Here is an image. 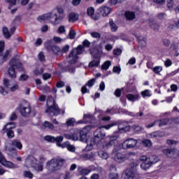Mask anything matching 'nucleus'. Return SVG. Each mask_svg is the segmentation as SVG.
I'll return each mask as SVG.
<instances>
[{
  "label": "nucleus",
  "mask_w": 179,
  "mask_h": 179,
  "mask_svg": "<svg viewBox=\"0 0 179 179\" xmlns=\"http://www.w3.org/2000/svg\"><path fill=\"white\" fill-rule=\"evenodd\" d=\"M65 17V14H59V15L54 12H50L38 17V22H43V20H50L52 24H59Z\"/></svg>",
  "instance_id": "f257e3e1"
},
{
  "label": "nucleus",
  "mask_w": 179,
  "mask_h": 179,
  "mask_svg": "<svg viewBox=\"0 0 179 179\" xmlns=\"http://www.w3.org/2000/svg\"><path fill=\"white\" fill-rule=\"evenodd\" d=\"M65 164V159L62 158H53L46 163V169L48 173H54L62 169V166Z\"/></svg>",
  "instance_id": "f03ea898"
},
{
  "label": "nucleus",
  "mask_w": 179,
  "mask_h": 179,
  "mask_svg": "<svg viewBox=\"0 0 179 179\" xmlns=\"http://www.w3.org/2000/svg\"><path fill=\"white\" fill-rule=\"evenodd\" d=\"M43 166H44V164L43 162L37 163L36 155H34V156L29 155L27 157L25 160V167H27V169H30L31 167L37 173H40V171H43Z\"/></svg>",
  "instance_id": "7ed1b4c3"
},
{
  "label": "nucleus",
  "mask_w": 179,
  "mask_h": 179,
  "mask_svg": "<svg viewBox=\"0 0 179 179\" xmlns=\"http://www.w3.org/2000/svg\"><path fill=\"white\" fill-rule=\"evenodd\" d=\"M16 68L18 69L19 71H23L22 64L19 62V59L13 58L7 66V72L10 78H16Z\"/></svg>",
  "instance_id": "20e7f679"
},
{
  "label": "nucleus",
  "mask_w": 179,
  "mask_h": 179,
  "mask_svg": "<svg viewBox=\"0 0 179 179\" xmlns=\"http://www.w3.org/2000/svg\"><path fill=\"white\" fill-rule=\"evenodd\" d=\"M16 148L18 150L23 149V145L19 140H14L10 143L6 144L5 147L6 153L9 156L13 157V155H16Z\"/></svg>",
  "instance_id": "39448f33"
},
{
  "label": "nucleus",
  "mask_w": 179,
  "mask_h": 179,
  "mask_svg": "<svg viewBox=\"0 0 179 179\" xmlns=\"http://www.w3.org/2000/svg\"><path fill=\"white\" fill-rule=\"evenodd\" d=\"M115 126H117V122H114L108 125H105L98 128L96 131L94 133V137L92 138V139H94L96 145H98L99 141H101L104 138H106V134L103 131L102 128H104L105 129H110V128H113V127Z\"/></svg>",
  "instance_id": "423d86ee"
},
{
  "label": "nucleus",
  "mask_w": 179,
  "mask_h": 179,
  "mask_svg": "<svg viewBox=\"0 0 179 179\" xmlns=\"http://www.w3.org/2000/svg\"><path fill=\"white\" fill-rule=\"evenodd\" d=\"M52 105H51L49 101H47V106L48 108L45 110V113L48 114H50V115H58L59 114H65V109L59 110L58 106L55 105L54 101L51 102Z\"/></svg>",
  "instance_id": "0eeeda50"
},
{
  "label": "nucleus",
  "mask_w": 179,
  "mask_h": 179,
  "mask_svg": "<svg viewBox=\"0 0 179 179\" xmlns=\"http://www.w3.org/2000/svg\"><path fill=\"white\" fill-rule=\"evenodd\" d=\"M81 142L84 143H87V146L85 148L86 150L90 152V150H93L94 146H96V142L94 141V138H92L90 136L87 134H80V138Z\"/></svg>",
  "instance_id": "6e6552de"
},
{
  "label": "nucleus",
  "mask_w": 179,
  "mask_h": 179,
  "mask_svg": "<svg viewBox=\"0 0 179 179\" xmlns=\"http://www.w3.org/2000/svg\"><path fill=\"white\" fill-rule=\"evenodd\" d=\"M83 53V46L79 45L77 48H74L69 55V61L70 64H75L78 59V55Z\"/></svg>",
  "instance_id": "1a4fd4ad"
},
{
  "label": "nucleus",
  "mask_w": 179,
  "mask_h": 179,
  "mask_svg": "<svg viewBox=\"0 0 179 179\" xmlns=\"http://www.w3.org/2000/svg\"><path fill=\"white\" fill-rule=\"evenodd\" d=\"M120 137V131H115L112 136H109V141H104L102 143V148L103 149H110L111 146L115 145V141H117V138Z\"/></svg>",
  "instance_id": "9d476101"
},
{
  "label": "nucleus",
  "mask_w": 179,
  "mask_h": 179,
  "mask_svg": "<svg viewBox=\"0 0 179 179\" xmlns=\"http://www.w3.org/2000/svg\"><path fill=\"white\" fill-rule=\"evenodd\" d=\"M14 128H16V124H15V123H8L1 130V133L7 134L8 138L9 139H12V138L15 136V133H13V131H12V129H14Z\"/></svg>",
  "instance_id": "9b49d317"
},
{
  "label": "nucleus",
  "mask_w": 179,
  "mask_h": 179,
  "mask_svg": "<svg viewBox=\"0 0 179 179\" xmlns=\"http://www.w3.org/2000/svg\"><path fill=\"white\" fill-rule=\"evenodd\" d=\"M0 163L4 167H6V169H17L19 167L16 164L9 162L5 159V157L2 155V152L0 151Z\"/></svg>",
  "instance_id": "f8f14e48"
},
{
  "label": "nucleus",
  "mask_w": 179,
  "mask_h": 179,
  "mask_svg": "<svg viewBox=\"0 0 179 179\" xmlns=\"http://www.w3.org/2000/svg\"><path fill=\"white\" fill-rule=\"evenodd\" d=\"M130 167H131V169L126 170L123 176V179H134V177H135V167H136V162L131 163Z\"/></svg>",
  "instance_id": "ddd939ff"
},
{
  "label": "nucleus",
  "mask_w": 179,
  "mask_h": 179,
  "mask_svg": "<svg viewBox=\"0 0 179 179\" xmlns=\"http://www.w3.org/2000/svg\"><path fill=\"white\" fill-rule=\"evenodd\" d=\"M138 145V141L134 138H127L122 143V149H134Z\"/></svg>",
  "instance_id": "4468645a"
},
{
  "label": "nucleus",
  "mask_w": 179,
  "mask_h": 179,
  "mask_svg": "<svg viewBox=\"0 0 179 179\" xmlns=\"http://www.w3.org/2000/svg\"><path fill=\"white\" fill-rule=\"evenodd\" d=\"M20 113L24 117H27L30 113H31V108L28 103H25L24 104H21L20 106Z\"/></svg>",
  "instance_id": "2eb2a0df"
},
{
  "label": "nucleus",
  "mask_w": 179,
  "mask_h": 179,
  "mask_svg": "<svg viewBox=\"0 0 179 179\" xmlns=\"http://www.w3.org/2000/svg\"><path fill=\"white\" fill-rule=\"evenodd\" d=\"M99 12L101 16L106 17V16H108V15H110V12H113V8L103 6L99 8Z\"/></svg>",
  "instance_id": "dca6fc26"
},
{
  "label": "nucleus",
  "mask_w": 179,
  "mask_h": 179,
  "mask_svg": "<svg viewBox=\"0 0 179 179\" xmlns=\"http://www.w3.org/2000/svg\"><path fill=\"white\" fill-rule=\"evenodd\" d=\"M45 141H47L48 142H56L57 143H61L62 141H64V136H59L57 137H54L52 136H45Z\"/></svg>",
  "instance_id": "f3484780"
},
{
  "label": "nucleus",
  "mask_w": 179,
  "mask_h": 179,
  "mask_svg": "<svg viewBox=\"0 0 179 179\" xmlns=\"http://www.w3.org/2000/svg\"><path fill=\"white\" fill-rule=\"evenodd\" d=\"M96 154L94 152H89L87 154H82L80 155V159L86 162L87 160H93Z\"/></svg>",
  "instance_id": "a211bd4d"
},
{
  "label": "nucleus",
  "mask_w": 179,
  "mask_h": 179,
  "mask_svg": "<svg viewBox=\"0 0 179 179\" xmlns=\"http://www.w3.org/2000/svg\"><path fill=\"white\" fill-rule=\"evenodd\" d=\"M163 153L169 157V159H174L176 156V148H169L163 150Z\"/></svg>",
  "instance_id": "6ab92c4d"
},
{
  "label": "nucleus",
  "mask_w": 179,
  "mask_h": 179,
  "mask_svg": "<svg viewBox=\"0 0 179 179\" xmlns=\"http://www.w3.org/2000/svg\"><path fill=\"white\" fill-rule=\"evenodd\" d=\"M118 129L120 132H129L131 131V127L128 125L127 122H124L119 124Z\"/></svg>",
  "instance_id": "aec40b11"
},
{
  "label": "nucleus",
  "mask_w": 179,
  "mask_h": 179,
  "mask_svg": "<svg viewBox=\"0 0 179 179\" xmlns=\"http://www.w3.org/2000/svg\"><path fill=\"white\" fill-rule=\"evenodd\" d=\"M114 159L116 163H124L127 160V157L121 152H117L115 154Z\"/></svg>",
  "instance_id": "412c9836"
},
{
  "label": "nucleus",
  "mask_w": 179,
  "mask_h": 179,
  "mask_svg": "<svg viewBox=\"0 0 179 179\" xmlns=\"http://www.w3.org/2000/svg\"><path fill=\"white\" fill-rule=\"evenodd\" d=\"M93 120V115L90 114L84 115L83 119L78 122V124H87V122H92Z\"/></svg>",
  "instance_id": "4be33fe9"
},
{
  "label": "nucleus",
  "mask_w": 179,
  "mask_h": 179,
  "mask_svg": "<svg viewBox=\"0 0 179 179\" xmlns=\"http://www.w3.org/2000/svg\"><path fill=\"white\" fill-rule=\"evenodd\" d=\"M44 72V68L41 64H36L35 69H34V74L36 76L41 75Z\"/></svg>",
  "instance_id": "5701e85b"
},
{
  "label": "nucleus",
  "mask_w": 179,
  "mask_h": 179,
  "mask_svg": "<svg viewBox=\"0 0 179 179\" xmlns=\"http://www.w3.org/2000/svg\"><path fill=\"white\" fill-rule=\"evenodd\" d=\"M42 129H51V131H55V126L50 122L45 121L41 126Z\"/></svg>",
  "instance_id": "b1692460"
},
{
  "label": "nucleus",
  "mask_w": 179,
  "mask_h": 179,
  "mask_svg": "<svg viewBox=\"0 0 179 179\" xmlns=\"http://www.w3.org/2000/svg\"><path fill=\"white\" fill-rule=\"evenodd\" d=\"M152 164H153V162L150 161H145L141 164V169L144 170V171H146V170H149V169H150Z\"/></svg>",
  "instance_id": "393cba45"
},
{
  "label": "nucleus",
  "mask_w": 179,
  "mask_h": 179,
  "mask_svg": "<svg viewBox=\"0 0 179 179\" xmlns=\"http://www.w3.org/2000/svg\"><path fill=\"white\" fill-rule=\"evenodd\" d=\"M3 83L5 86L6 88L8 89H10L13 85L15 83V81L14 80H9L8 78H4L3 80Z\"/></svg>",
  "instance_id": "a878e982"
},
{
  "label": "nucleus",
  "mask_w": 179,
  "mask_h": 179,
  "mask_svg": "<svg viewBox=\"0 0 179 179\" xmlns=\"http://www.w3.org/2000/svg\"><path fill=\"white\" fill-rule=\"evenodd\" d=\"M127 100H129V101H136V100H139V99H141V96H139V94H129L127 95Z\"/></svg>",
  "instance_id": "bb28decb"
},
{
  "label": "nucleus",
  "mask_w": 179,
  "mask_h": 179,
  "mask_svg": "<svg viewBox=\"0 0 179 179\" xmlns=\"http://www.w3.org/2000/svg\"><path fill=\"white\" fill-rule=\"evenodd\" d=\"M78 19H79V15L75 13H71L69 15V22L71 23H74Z\"/></svg>",
  "instance_id": "cd10ccee"
},
{
  "label": "nucleus",
  "mask_w": 179,
  "mask_h": 179,
  "mask_svg": "<svg viewBox=\"0 0 179 179\" xmlns=\"http://www.w3.org/2000/svg\"><path fill=\"white\" fill-rule=\"evenodd\" d=\"M138 142L140 143V145H142L145 148H150V146H152V141L149 139L139 140Z\"/></svg>",
  "instance_id": "c85d7f7f"
},
{
  "label": "nucleus",
  "mask_w": 179,
  "mask_h": 179,
  "mask_svg": "<svg viewBox=\"0 0 179 179\" xmlns=\"http://www.w3.org/2000/svg\"><path fill=\"white\" fill-rule=\"evenodd\" d=\"M98 156L99 157H100L101 159H103V160H107V159L110 157V155H108V153L103 150H99L98 152Z\"/></svg>",
  "instance_id": "c756f323"
},
{
  "label": "nucleus",
  "mask_w": 179,
  "mask_h": 179,
  "mask_svg": "<svg viewBox=\"0 0 179 179\" xmlns=\"http://www.w3.org/2000/svg\"><path fill=\"white\" fill-rule=\"evenodd\" d=\"M10 55V50H6L5 53L3 55L2 57L1 58L0 60V64H3L4 62H6L7 59H9V57Z\"/></svg>",
  "instance_id": "7c9ffc66"
},
{
  "label": "nucleus",
  "mask_w": 179,
  "mask_h": 179,
  "mask_svg": "<svg viewBox=\"0 0 179 179\" xmlns=\"http://www.w3.org/2000/svg\"><path fill=\"white\" fill-rule=\"evenodd\" d=\"M78 171L81 174V176H87L88 174H90L92 171L90 169H83V168L79 166Z\"/></svg>",
  "instance_id": "2f4dec72"
},
{
  "label": "nucleus",
  "mask_w": 179,
  "mask_h": 179,
  "mask_svg": "<svg viewBox=\"0 0 179 179\" xmlns=\"http://www.w3.org/2000/svg\"><path fill=\"white\" fill-rule=\"evenodd\" d=\"M76 124H80V123H78V122H76L75 120V118L73 117L69 118L66 120V125H67V127H73V125H75Z\"/></svg>",
  "instance_id": "473e14b6"
},
{
  "label": "nucleus",
  "mask_w": 179,
  "mask_h": 179,
  "mask_svg": "<svg viewBox=\"0 0 179 179\" xmlns=\"http://www.w3.org/2000/svg\"><path fill=\"white\" fill-rule=\"evenodd\" d=\"M125 17L127 20H134L135 19V13L127 11L125 13Z\"/></svg>",
  "instance_id": "72a5a7b5"
},
{
  "label": "nucleus",
  "mask_w": 179,
  "mask_h": 179,
  "mask_svg": "<svg viewBox=\"0 0 179 179\" xmlns=\"http://www.w3.org/2000/svg\"><path fill=\"white\" fill-rule=\"evenodd\" d=\"M110 66H111V62L110 60H107L102 64L101 69L107 71Z\"/></svg>",
  "instance_id": "f704fd0d"
},
{
  "label": "nucleus",
  "mask_w": 179,
  "mask_h": 179,
  "mask_svg": "<svg viewBox=\"0 0 179 179\" xmlns=\"http://www.w3.org/2000/svg\"><path fill=\"white\" fill-rule=\"evenodd\" d=\"M142 97L145 99V97H150L152 96V92L149 90H145L141 93Z\"/></svg>",
  "instance_id": "c9c22d12"
},
{
  "label": "nucleus",
  "mask_w": 179,
  "mask_h": 179,
  "mask_svg": "<svg viewBox=\"0 0 179 179\" xmlns=\"http://www.w3.org/2000/svg\"><path fill=\"white\" fill-rule=\"evenodd\" d=\"M171 119L169 118H164L159 120V127H163L164 125H167L169 122H170Z\"/></svg>",
  "instance_id": "e433bc0d"
},
{
  "label": "nucleus",
  "mask_w": 179,
  "mask_h": 179,
  "mask_svg": "<svg viewBox=\"0 0 179 179\" xmlns=\"http://www.w3.org/2000/svg\"><path fill=\"white\" fill-rule=\"evenodd\" d=\"M3 34L5 38H10L12 34L9 32V30L6 27H3Z\"/></svg>",
  "instance_id": "4c0bfd02"
},
{
  "label": "nucleus",
  "mask_w": 179,
  "mask_h": 179,
  "mask_svg": "<svg viewBox=\"0 0 179 179\" xmlns=\"http://www.w3.org/2000/svg\"><path fill=\"white\" fill-rule=\"evenodd\" d=\"M79 139V130L76 129V132L71 134V141H78Z\"/></svg>",
  "instance_id": "58836bf2"
},
{
  "label": "nucleus",
  "mask_w": 179,
  "mask_h": 179,
  "mask_svg": "<svg viewBox=\"0 0 179 179\" xmlns=\"http://www.w3.org/2000/svg\"><path fill=\"white\" fill-rule=\"evenodd\" d=\"M100 65V60H93L89 64L90 68H94V66H99Z\"/></svg>",
  "instance_id": "ea45409f"
},
{
  "label": "nucleus",
  "mask_w": 179,
  "mask_h": 179,
  "mask_svg": "<svg viewBox=\"0 0 179 179\" xmlns=\"http://www.w3.org/2000/svg\"><path fill=\"white\" fill-rule=\"evenodd\" d=\"M109 24L112 31H116L118 30V27H117V25L113 21L110 20L109 22Z\"/></svg>",
  "instance_id": "a19ab883"
},
{
  "label": "nucleus",
  "mask_w": 179,
  "mask_h": 179,
  "mask_svg": "<svg viewBox=\"0 0 179 179\" xmlns=\"http://www.w3.org/2000/svg\"><path fill=\"white\" fill-rule=\"evenodd\" d=\"M0 93L3 96H6V94H8V88H6V87L5 88V87H3V86L0 85Z\"/></svg>",
  "instance_id": "79ce46f5"
},
{
  "label": "nucleus",
  "mask_w": 179,
  "mask_h": 179,
  "mask_svg": "<svg viewBox=\"0 0 179 179\" xmlns=\"http://www.w3.org/2000/svg\"><path fill=\"white\" fill-rule=\"evenodd\" d=\"M87 13L88 16H90L92 17L93 16V15H94V8L89 7L87 9Z\"/></svg>",
  "instance_id": "37998d69"
},
{
  "label": "nucleus",
  "mask_w": 179,
  "mask_h": 179,
  "mask_svg": "<svg viewBox=\"0 0 179 179\" xmlns=\"http://www.w3.org/2000/svg\"><path fill=\"white\" fill-rule=\"evenodd\" d=\"M68 143H69V141H66L63 143H57V146H58L59 148H62V149H65V148H68Z\"/></svg>",
  "instance_id": "c03bdc74"
},
{
  "label": "nucleus",
  "mask_w": 179,
  "mask_h": 179,
  "mask_svg": "<svg viewBox=\"0 0 179 179\" xmlns=\"http://www.w3.org/2000/svg\"><path fill=\"white\" fill-rule=\"evenodd\" d=\"M3 50H5V42L0 41V57L3 55Z\"/></svg>",
  "instance_id": "a18cd8bd"
},
{
  "label": "nucleus",
  "mask_w": 179,
  "mask_h": 179,
  "mask_svg": "<svg viewBox=\"0 0 179 179\" xmlns=\"http://www.w3.org/2000/svg\"><path fill=\"white\" fill-rule=\"evenodd\" d=\"M162 43L165 47H170V44H171V42L167 38H163Z\"/></svg>",
  "instance_id": "49530a36"
},
{
  "label": "nucleus",
  "mask_w": 179,
  "mask_h": 179,
  "mask_svg": "<svg viewBox=\"0 0 179 179\" xmlns=\"http://www.w3.org/2000/svg\"><path fill=\"white\" fill-rule=\"evenodd\" d=\"M52 51L55 54H58V52H61V48H59V47L54 45V46L52 47Z\"/></svg>",
  "instance_id": "de8ad7c7"
},
{
  "label": "nucleus",
  "mask_w": 179,
  "mask_h": 179,
  "mask_svg": "<svg viewBox=\"0 0 179 179\" xmlns=\"http://www.w3.org/2000/svg\"><path fill=\"white\" fill-rule=\"evenodd\" d=\"M67 150H69V152H75V150H76V148H75V146L71 145L69 143L67 144Z\"/></svg>",
  "instance_id": "09e8293b"
},
{
  "label": "nucleus",
  "mask_w": 179,
  "mask_h": 179,
  "mask_svg": "<svg viewBox=\"0 0 179 179\" xmlns=\"http://www.w3.org/2000/svg\"><path fill=\"white\" fill-rule=\"evenodd\" d=\"M136 64V59L135 57H132L129 59V62L127 63V65H135Z\"/></svg>",
  "instance_id": "8fccbe9b"
},
{
  "label": "nucleus",
  "mask_w": 179,
  "mask_h": 179,
  "mask_svg": "<svg viewBox=\"0 0 179 179\" xmlns=\"http://www.w3.org/2000/svg\"><path fill=\"white\" fill-rule=\"evenodd\" d=\"M24 176L27 178H33V173L31 172L26 171L24 172Z\"/></svg>",
  "instance_id": "3c124183"
},
{
  "label": "nucleus",
  "mask_w": 179,
  "mask_h": 179,
  "mask_svg": "<svg viewBox=\"0 0 179 179\" xmlns=\"http://www.w3.org/2000/svg\"><path fill=\"white\" fill-rule=\"evenodd\" d=\"M17 89H19V85L14 83L13 86L10 87V92H15V90H17Z\"/></svg>",
  "instance_id": "603ef678"
},
{
  "label": "nucleus",
  "mask_w": 179,
  "mask_h": 179,
  "mask_svg": "<svg viewBox=\"0 0 179 179\" xmlns=\"http://www.w3.org/2000/svg\"><path fill=\"white\" fill-rule=\"evenodd\" d=\"M109 2L111 3V5H117V3L124 2V0H110Z\"/></svg>",
  "instance_id": "864d4df0"
},
{
  "label": "nucleus",
  "mask_w": 179,
  "mask_h": 179,
  "mask_svg": "<svg viewBox=\"0 0 179 179\" xmlns=\"http://www.w3.org/2000/svg\"><path fill=\"white\" fill-rule=\"evenodd\" d=\"M57 33H59V34H62L65 33V27L62 26V25L59 27V28L57 29Z\"/></svg>",
  "instance_id": "5fc2aeb1"
},
{
  "label": "nucleus",
  "mask_w": 179,
  "mask_h": 179,
  "mask_svg": "<svg viewBox=\"0 0 179 179\" xmlns=\"http://www.w3.org/2000/svg\"><path fill=\"white\" fill-rule=\"evenodd\" d=\"M150 27H152V29H156V26H157L156 20H150Z\"/></svg>",
  "instance_id": "6e6d98bb"
},
{
  "label": "nucleus",
  "mask_w": 179,
  "mask_h": 179,
  "mask_svg": "<svg viewBox=\"0 0 179 179\" xmlns=\"http://www.w3.org/2000/svg\"><path fill=\"white\" fill-rule=\"evenodd\" d=\"M164 65L166 68H169V66H171V65H173V62H171V59H167L164 62Z\"/></svg>",
  "instance_id": "4d7b16f0"
},
{
  "label": "nucleus",
  "mask_w": 179,
  "mask_h": 179,
  "mask_svg": "<svg viewBox=\"0 0 179 179\" xmlns=\"http://www.w3.org/2000/svg\"><path fill=\"white\" fill-rule=\"evenodd\" d=\"M95 82H96V80L94 78H92L87 82V86H88V87H92V86H93V85H94Z\"/></svg>",
  "instance_id": "13d9d810"
},
{
  "label": "nucleus",
  "mask_w": 179,
  "mask_h": 179,
  "mask_svg": "<svg viewBox=\"0 0 179 179\" xmlns=\"http://www.w3.org/2000/svg\"><path fill=\"white\" fill-rule=\"evenodd\" d=\"M122 52V50H121V49H120V48L113 50L114 55H121Z\"/></svg>",
  "instance_id": "bf43d9fd"
},
{
  "label": "nucleus",
  "mask_w": 179,
  "mask_h": 179,
  "mask_svg": "<svg viewBox=\"0 0 179 179\" xmlns=\"http://www.w3.org/2000/svg\"><path fill=\"white\" fill-rule=\"evenodd\" d=\"M27 79H29V76L26 74L21 75L20 78V80H21L22 82H24V80H27Z\"/></svg>",
  "instance_id": "052dcab7"
},
{
  "label": "nucleus",
  "mask_w": 179,
  "mask_h": 179,
  "mask_svg": "<svg viewBox=\"0 0 179 179\" xmlns=\"http://www.w3.org/2000/svg\"><path fill=\"white\" fill-rule=\"evenodd\" d=\"M109 179H118V173H110L109 176Z\"/></svg>",
  "instance_id": "680f3d73"
},
{
  "label": "nucleus",
  "mask_w": 179,
  "mask_h": 179,
  "mask_svg": "<svg viewBox=\"0 0 179 179\" xmlns=\"http://www.w3.org/2000/svg\"><path fill=\"white\" fill-rule=\"evenodd\" d=\"M113 71L114 73L120 74V72H121V68L120 66H114Z\"/></svg>",
  "instance_id": "e2e57ef3"
},
{
  "label": "nucleus",
  "mask_w": 179,
  "mask_h": 179,
  "mask_svg": "<svg viewBox=\"0 0 179 179\" xmlns=\"http://www.w3.org/2000/svg\"><path fill=\"white\" fill-rule=\"evenodd\" d=\"M168 8H173L174 6V1L173 0H166Z\"/></svg>",
  "instance_id": "0e129e2a"
},
{
  "label": "nucleus",
  "mask_w": 179,
  "mask_h": 179,
  "mask_svg": "<svg viewBox=\"0 0 179 179\" xmlns=\"http://www.w3.org/2000/svg\"><path fill=\"white\" fill-rule=\"evenodd\" d=\"M91 36L94 38H100V37H101V36L99 34V32H92V33H91Z\"/></svg>",
  "instance_id": "69168bd1"
},
{
  "label": "nucleus",
  "mask_w": 179,
  "mask_h": 179,
  "mask_svg": "<svg viewBox=\"0 0 179 179\" xmlns=\"http://www.w3.org/2000/svg\"><path fill=\"white\" fill-rule=\"evenodd\" d=\"M60 51L62 52H68L69 51V45H66Z\"/></svg>",
  "instance_id": "338daca9"
},
{
  "label": "nucleus",
  "mask_w": 179,
  "mask_h": 179,
  "mask_svg": "<svg viewBox=\"0 0 179 179\" xmlns=\"http://www.w3.org/2000/svg\"><path fill=\"white\" fill-rule=\"evenodd\" d=\"M171 122L173 124H179V118L178 117H171Z\"/></svg>",
  "instance_id": "774afa93"
}]
</instances>
